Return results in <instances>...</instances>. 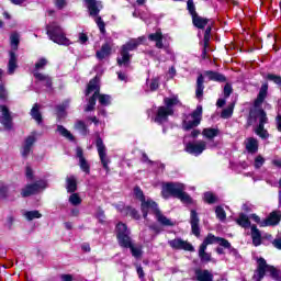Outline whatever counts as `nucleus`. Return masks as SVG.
Returning a JSON list of instances; mask_svg holds the SVG:
<instances>
[{
  "instance_id": "obj_9",
  "label": "nucleus",
  "mask_w": 281,
  "mask_h": 281,
  "mask_svg": "<svg viewBox=\"0 0 281 281\" xmlns=\"http://www.w3.org/2000/svg\"><path fill=\"white\" fill-rule=\"evenodd\" d=\"M203 117V106L198 105L195 111L191 114L187 115L182 123L183 131H192V128H196L199 124H201V120Z\"/></svg>"
},
{
  "instance_id": "obj_61",
  "label": "nucleus",
  "mask_w": 281,
  "mask_h": 281,
  "mask_svg": "<svg viewBox=\"0 0 281 281\" xmlns=\"http://www.w3.org/2000/svg\"><path fill=\"white\" fill-rule=\"evenodd\" d=\"M137 274H138V278L140 279V281H146V279H144V268L142 267H137Z\"/></svg>"
},
{
  "instance_id": "obj_41",
  "label": "nucleus",
  "mask_w": 281,
  "mask_h": 281,
  "mask_svg": "<svg viewBox=\"0 0 281 281\" xmlns=\"http://www.w3.org/2000/svg\"><path fill=\"white\" fill-rule=\"evenodd\" d=\"M20 35L19 33H12L10 36V43H11V47L13 49H19V43H20Z\"/></svg>"
},
{
  "instance_id": "obj_24",
  "label": "nucleus",
  "mask_w": 281,
  "mask_h": 281,
  "mask_svg": "<svg viewBox=\"0 0 281 281\" xmlns=\"http://www.w3.org/2000/svg\"><path fill=\"white\" fill-rule=\"evenodd\" d=\"M281 220V212H272L268 218L261 222V227H269L271 225H278Z\"/></svg>"
},
{
  "instance_id": "obj_42",
  "label": "nucleus",
  "mask_w": 281,
  "mask_h": 281,
  "mask_svg": "<svg viewBox=\"0 0 281 281\" xmlns=\"http://www.w3.org/2000/svg\"><path fill=\"white\" fill-rule=\"evenodd\" d=\"M67 106H69V101H66L61 105H57V117H58V120H63V117H65V109H67Z\"/></svg>"
},
{
  "instance_id": "obj_3",
  "label": "nucleus",
  "mask_w": 281,
  "mask_h": 281,
  "mask_svg": "<svg viewBox=\"0 0 281 281\" xmlns=\"http://www.w3.org/2000/svg\"><path fill=\"white\" fill-rule=\"evenodd\" d=\"M165 106L158 108L155 122L157 124H164V122H168L169 115H175L173 106H179L181 101H179V95L173 94L171 97H167L164 99Z\"/></svg>"
},
{
  "instance_id": "obj_21",
  "label": "nucleus",
  "mask_w": 281,
  "mask_h": 281,
  "mask_svg": "<svg viewBox=\"0 0 281 281\" xmlns=\"http://www.w3.org/2000/svg\"><path fill=\"white\" fill-rule=\"evenodd\" d=\"M76 155L79 159V166H80L82 172H86V175H89V172H91V167L89 166V162L85 158L82 148L77 147L76 148Z\"/></svg>"
},
{
  "instance_id": "obj_49",
  "label": "nucleus",
  "mask_w": 281,
  "mask_h": 281,
  "mask_svg": "<svg viewBox=\"0 0 281 281\" xmlns=\"http://www.w3.org/2000/svg\"><path fill=\"white\" fill-rule=\"evenodd\" d=\"M95 23L101 32V34H104V32H106V29H105V24H104V21H102V18L101 16H98L95 19Z\"/></svg>"
},
{
  "instance_id": "obj_38",
  "label": "nucleus",
  "mask_w": 281,
  "mask_h": 281,
  "mask_svg": "<svg viewBox=\"0 0 281 281\" xmlns=\"http://www.w3.org/2000/svg\"><path fill=\"white\" fill-rule=\"evenodd\" d=\"M57 132L63 137H66V139H69V142H74V134L71 132H69L67 128H65V126L57 125Z\"/></svg>"
},
{
  "instance_id": "obj_30",
  "label": "nucleus",
  "mask_w": 281,
  "mask_h": 281,
  "mask_svg": "<svg viewBox=\"0 0 281 281\" xmlns=\"http://www.w3.org/2000/svg\"><path fill=\"white\" fill-rule=\"evenodd\" d=\"M246 150L248 153H258V139L250 137L246 140Z\"/></svg>"
},
{
  "instance_id": "obj_28",
  "label": "nucleus",
  "mask_w": 281,
  "mask_h": 281,
  "mask_svg": "<svg viewBox=\"0 0 281 281\" xmlns=\"http://www.w3.org/2000/svg\"><path fill=\"white\" fill-rule=\"evenodd\" d=\"M251 238H252V245H255V247H258L261 245L262 235L260 234V231L258 229V227H256V225L251 226Z\"/></svg>"
},
{
  "instance_id": "obj_20",
  "label": "nucleus",
  "mask_w": 281,
  "mask_h": 281,
  "mask_svg": "<svg viewBox=\"0 0 281 281\" xmlns=\"http://www.w3.org/2000/svg\"><path fill=\"white\" fill-rule=\"evenodd\" d=\"M90 16H98L102 10V2L95 0H85Z\"/></svg>"
},
{
  "instance_id": "obj_12",
  "label": "nucleus",
  "mask_w": 281,
  "mask_h": 281,
  "mask_svg": "<svg viewBox=\"0 0 281 281\" xmlns=\"http://www.w3.org/2000/svg\"><path fill=\"white\" fill-rule=\"evenodd\" d=\"M45 65H47V59H45V58H41L35 64L34 77L40 82H43V85H45V87H47V89H52V77L38 72V69H43V67H45Z\"/></svg>"
},
{
  "instance_id": "obj_32",
  "label": "nucleus",
  "mask_w": 281,
  "mask_h": 281,
  "mask_svg": "<svg viewBox=\"0 0 281 281\" xmlns=\"http://www.w3.org/2000/svg\"><path fill=\"white\" fill-rule=\"evenodd\" d=\"M204 79L203 75H200L196 80V90H195V95L198 100H201L203 98V89H205V86H203Z\"/></svg>"
},
{
  "instance_id": "obj_33",
  "label": "nucleus",
  "mask_w": 281,
  "mask_h": 281,
  "mask_svg": "<svg viewBox=\"0 0 281 281\" xmlns=\"http://www.w3.org/2000/svg\"><path fill=\"white\" fill-rule=\"evenodd\" d=\"M236 223L237 225L244 227L245 229L251 227V222L249 221V217L244 213L239 214L238 218L236 220Z\"/></svg>"
},
{
  "instance_id": "obj_17",
  "label": "nucleus",
  "mask_w": 281,
  "mask_h": 281,
  "mask_svg": "<svg viewBox=\"0 0 281 281\" xmlns=\"http://www.w3.org/2000/svg\"><path fill=\"white\" fill-rule=\"evenodd\" d=\"M97 150L100 161L105 170H109V157H106V146L102 138H97Z\"/></svg>"
},
{
  "instance_id": "obj_13",
  "label": "nucleus",
  "mask_w": 281,
  "mask_h": 281,
  "mask_svg": "<svg viewBox=\"0 0 281 281\" xmlns=\"http://www.w3.org/2000/svg\"><path fill=\"white\" fill-rule=\"evenodd\" d=\"M207 245H220L221 247H224V249H232V244L229 240L223 238V237H216L212 234H209L203 243L201 244V247L207 248Z\"/></svg>"
},
{
  "instance_id": "obj_10",
  "label": "nucleus",
  "mask_w": 281,
  "mask_h": 281,
  "mask_svg": "<svg viewBox=\"0 0 281 281\" xmlns=\"http://www.w3.org/2000/svg\"><path fill=\"white\" fill-rule=\"evenodd\" d=\"M134 196L140 201V210L145 220L148 218V210L156 203L150 198L144 195V191L139 187L134 188Z\"/></svg>"
},
{
  "instance_id": "obj_22",
  "label": "nucleus",
  "mask_w": 281,
  "mask_h": 281,
  "mask_svg": "<svg viewBox=\"0 0 281 281\" xmlns=\"http://www.w3.org/2000/svg\"><path fill=\"white\" fill-rule=\"evenodd\" d=\"M36 143V135L31 134L26 137L24 145L22 147V157H27L32 150V146Z\"/></svg>"
},
{
  "instance_id": "obj_44",
  "label": "nucleus",
  "mask_w": 281,
  "mask_h": 281,
  "mask_svg": "<svg viewBox=\"0 0 281 281\" xmlns=\"http://www.w3.org/2000/svg\"><path fill=\"white\" fill-rule=\"evenodd\" d=\"M234 114V103H232L231 105H228L226 109H224L223 111H222V117L224 119V120H228V117L231 116V115H233Z\"/></svg>"
},
{
  "instance_id": "obj_4",
  "label": "nucleus",
  "mask_w": 281,
  "mask_h": 281,
  "mask_svg": "<svg viewBox=\"0 0 281 281\" xmlns=\"http://www.w3.org/2000/svg\"><path fill=\"white\" fill-rule=\"evenodd\" d=\"M175 196L180 199L182 203H192V198L186 193V186L179 182H170L162 187V196L168 199V196Z\"/></svg>"
},
{
  "instance_id": "obj_64",
  "label": "nucleus",
  "mask_w": 281,
  "mask_h": 281,
  "mask_svg": "<svg viewBox=\"0 0 281 281\" xmlns=\"http://www.w3.org/2000/svg\"><path fill=\"white\" fill-rule=\"evenodd\" d=\"M61 280L63 281H71V280H74V277L71 274H63Z\"/></svg>"
},
{
  "instance_id": "obj_48",
  "label": "nucleus",
  "mask_w": 281,
  "mask_h": 281,
  "mask_svg": "<svg viewBox=\"0 0 281 281\" xmlns=\"http://www.w3.org/2000/svg\"><path fill=\"white\" fill-rule=\"evenodd\" d=\"M69 203H71V205H80V203H82V199H80L78 193H72L69 196Z\"/></svg>"
},
{
  "instance_id": "obj_6",
  "label": "nucleus",
  "mask_w": 281,
  "mask_h": 281,
  "mask_svg": "<svg viewBox=\"0 0 281 281\" xmlns=\"http://www.w3.org/2000/svg\"><path fill=\"white\" fill-rule=\"evenodd\" d=\"M46 34L49 40L57 45H65L66 47H68V45H71V41L67 38V35H65V31L56 22H53L46 26Z\"/></svg>"
},
{
  "instance_id": "obj_53",
  "label": "nucleus",
  "mask_w": 281,
  "mask_h": 281,
  "mask_svg": "<svg viewBox=\"0 0 281 281\" xmlns=\"http://www.w3.org/2000/svg\"><path fill=\"white\" fill-rule=\"evenodd\" d=\"M8 198V187L5 184L0 183V199H7Z\"/></svg>"
},
{
  "instance_id": "obj_19",
  "label": "nucleus",
  "mask_w": 281,
  "mask_h": 281,
  "mask_svg": "<svg viewBox=\"0 0 281 281\" xmlns=\"http://www.w3.org/2000/svg\"><path fill=\"white\" fill-rule=\"evenodd\" d=\"M1 112L0 122L7 131H10V128H12V116L10 115V110H8L5 105H2Z\"/></svg>"
},
{
  "instance_id": "obj_40",
  "label": "nucleus",
  "mask_w": 281,
  "mask_h": 281,
  "mask_svg": "<svg viewBox=\"0 0 281 281\" xmlns=\"http://www.w3.org/2000/svg\"><path fill=\"white\" fill-rule=\"evenodd\" d=\"M97 98H99V103L102 104V106H109V104H111V95L109 94H100L99 92Z\"/></svg>"
},
{
  "instance_id": "obj_36",
  "label": "nucleus",
  "mask_w": 281,
  "mask_h": 281,
  "mask_svg": "<svg viewBox=\"0 0 281 281\" xmlns=\"http://www.w3.org/2000/svg\"><path fill=\"white\" fill-rule=\"evenodd\" d=\"M205 246H200L199 248V258L202 262H210L212 260V255L210 252H206Z\"/></svg>"
},
{
  "instance_id": "obj_56",
  "label": "nucleus",
  "mask_w": 281,
  "mask_h": 281,
  "mask_svg": "<svg viewBox=\"0 0 281 281\" xmlns=\"http://www.w3.org/2000/svg\"><path fill=\"white\" fill-rule=\"evenodd\" d=\"M232 86L229 83H226L224 87V98H229L232 95Z\"/></svg>"
},
{
  "instance_id": "obj_31",
  "label": "nucleus",
  "mask_w": 281,
  "mask_h": 281,
  "mask_svg": "<svg viewBox=\"0 0 281 281\" xmlns=\"http://www.w3.org/2000/svg\"><path fill=\"white\" fill-rule=\"evenodd\" d=\"M192 21H193V25L199 30H203L205 26H207V23H210V20L205 18H201L199 15H194L192 18Z\"/></svg>"
},
{
  "instance_id": "obj_14",
  "label": "nucleus",
  "mask_w": 281,
  "mask_h": 281,
  "mask_svg": "<svg viewBox=\"0 0 281 281\" xmlns=\"http://www.w3.org/2000/svg\"><path fill=\"white\" fill-rule=\"evenodd\" d=\"M46 188H47V182L45 180H40L22 189L21 195L32 196V194H37V192H41V190H45Z\"/></svg>"
},
{
  "instance_id": "obj_15",
  "label": "nucleus",
  "mask_w": 281,
  "mask_h": 281,
  "mask_svg": "<svg viewBox=\"0 0 281 281\" xmlns=\"http://www.w3.org/2000/svg\"><path fill=\"white\" fill-rule=\"evenodd\" d=\"M207 148V143L204 140H198L193 143H188L186 145V150L190 155H194L195 157H199V155L203 154V150Z\"/></svg>"
},
{
  "instance_id": "obj_25",
  "label": "nucleus",
  "mask_w": 281,
  "mask_h": 281,
  "mask_svg": "<svg viewBox=\"0 0 281 281\" xmlns=\"http://www.w3.org/2000/svg\"><path fill=\"white\" fill-rule=\"evenodd\" d=\"M195 280L214 281V274L210 270L195 269Z\"/></svg>"
},
{
  "instance_id": "obj_51",
  "label": "nucleus",
  "mask_w": 281,
  "mask_h": 281,
  "mask_svg": "<svg viewBox=\"0 0 281 281\" xmlns=\"http://www.w3.org/2000/svg\"><path fill=\"white\" fill-rule=\"evenodd\" d=\"M127 214H130V216H132V218L139 221V212H137V210H135L131 206H127Z\"/></svg>"
},
{
  "instance_id": "obj_59",
  "label": "nucleus",
  "mask_w": 281,
  "mask_h": 281,
  "mask_svg": "<svg viewBox=\"0 0 281 281\" xmlns=\"http://www.w3.org/2000/svg\"><path fill=\"white\" fill-rule=\"evenodd\" d=\"M210 45V35H204V49H203V56H205L207 46Z\"/></svg>"
},
{
  "instance_id": "obj_39",
  "label": "nucleus",
  "mask_w": 281,
  "mask_h": 281,
  "mask_svg": "<svg viewBox=\"0 0 281 281\" xmlns=\"http://www.w3.org/2000/svg\"><path fill=\"white\" fill-rule=\"evenodd\" d=\"M38 109H40L38 104L35 103L31 110V115L33 120L37 122V124H41V122H43V116L41 115V112L38 111Z\"/></svg>"
},
{
  "instance_id": "obj_35",
  "label": "nucleus",
  "mask_w": 281,
  "mask_h": 281,
  "mask_svg": "<svg viewBox=\"0 0 281 281\" xmlns=\"http://www.w3.org/2000/svg\"><path fill=\"white\" fill-rule=\"evenodd\" d=\"M23 216L26 221H35V218H43V214L41 212L34 211H24Z\"/></svg>"
},
{
  "instance_id": "obj_55",
  "label": "nucleus",
  "mask_w": 281,
  "mask_h": 281,
  "mask_svg": "<svg viewBox=\"0 0 281 281\" xmlns=\"http://www.w3.org/2000/svg\"><path fill=\"white\" fill-rule=\"evenodd\" d=\"M263 164H265V158H262V156H257L255 159V168H262Z\"/></svg>"
},
{
  "instance_id": "obj_34",
  "label": "nucleus",
  "mask_w": 281,
  "mask_h": 281,
  "mask_svg": "<svg viewBox=\"0 0 281 281\" xmlns=\"http://www.w3.org/2000/svg\"><path fill=\"white\" fill-rule=\"evenodd\" d=\"M66 183L67 192H76V190H78V182L76 180V177H68L66 179Z\"/></svg>"
},
{
  "instance_id": "obj_7",
  "label": "nucleus",
  "mask_w": 281,
  "mask_h": 281,
  "mask_svg": "<svg viewBox=\"0 0 281 281\" xmlns=\"http://www.w3.org/2000/svg\"><path fill=\"white\" fill-rule=\"evenodd\" d=\"M142 41H144V37H138L137 40H131L122 46L121 56L117 57V65L120 67H128V63H131V54L128 52L137 49L142 45Z\"/></svg>"
},
{
  "instance_id": "obj_5",
  "label": "nucleus",
  "mask_w": 281,
  "mask_h": 281,
  "mask_svg": "<svg viewBox=\"0 0 281 281\" xmlns=\"http://www.w3.org/2000/svg\"><path fill=\"white\" fill-rule=\"evenodd\" d=\"M257 270L254 273L252 280L260 281L265 276H270L272 280H281V271L273 266L267 265L265 258L257 259Z\"/></svg>"
},
{
  "instance_id": "obj_2",
  "label": "nucleus",
  "mask_w": 281,
  "mask_h": 281,
  "mask_svg": "<svg viewBox=\"0 0 281 281\" xmlns=\"http://www.w3.org/2000/svg\"><path fill=\"white\" fill-rule=\"evenodd\" d=\"M116 236L121 247L131 249L134 258H142V246H133V241H131V231H128L126 224L119 223L116 225Z\"/></svg>"
},
{
  "instance_id": "obj_11",
  "label": "nucleus",
  "mask_w": 281,
  "mask_h": 281,
  "mask_svg": "<svg viewBox=\"0 0 281 281\" xmlns=\"http://www.w3.org/2000/svg\"><path fill=\"white\" fill-rule=\"evenodd\" d=\"M148 214H153L157 223H159V225H162V227H173L175 225V222H172V220L166 217V215L161 213L159 206L157 205V202H155L153 206L148 209Z\"/></svg>"
},
{
  "instance_id": "obj_62",
  "label": "nucleus",
  "mask_w": 281,
  "mask_h": 281,
  "mask_svg": "<svg viewBox=\"0 0 281 281\" xmlns=\"http://www.w3.org/2000/svg\"><path fill=\"white\" fill-rule=\"evenodd\" d=\"M250 218L255 222L258 223L259 225L262 224V222L260 221V216H258L257 214H251Z\"/></svg>"
},
{
  "instance_id": "obj_54",
  "label": "nucleus",
  "mask_w": 281,
  "mask_h": 281,
  "mask_svg": "<svg viewBox=\"0 0 281 281\" xmlns=\"http://www.w3.org/2000/svg\"><path fill=\"white\" fill-rule=\"evenodd\" d=\"M67 7V0H55V8L57 10H63V8Z\"/></svg>"
},
{
  "instance_id": "obj_26",
  "label": "nucleus",
  "mask_w": 281,
  "mask_h": 281,
  "mask_svg": "<svg viewBox=\"0 0 281 281\" xmlns=\"http://www.w3.org/2000/svg\"><path fill=\"white\" fill-rule=\"evenodd\" d=\"M148 40L156 43L157 49H164V34H161L160 30L149 34Z\"/></svg>"
},
{
  "instance_id": "obj_57",
  "label": "nucleus",
  "mask_w": 281,
  "mask_h": 281,
  "mask_svg": "<svg viewBox=\"0 0 281 281\" xmlns=\"http://www.w3.org/2000/svg\"><path fill=\"white\" fill-rule=\"evenodd\" d=\"M272 245L277 248V249H281V235H278L274 240L272 241Z\"/></svg>"
},
{
  "instance_id": "obj_8",
  "label": "nucleus",
  "mask_w": 281,
  "mask_h": 281,
  "mask_svg": "<svg viewBox=\"0 0 281 281\" xmlns=\"http://www.w3.org/2000/svg\"><path fill=\"white\" fill-rule=\"evenodd\" d=\"M92 94V97L89 99L88 104L85 109V111H93L95 109V100H98V94L100 93V79L98 77H94L90 82L88 83V88L86 90V95Z\"/></svg>"
},
{
  "instance_id": "obj_52",
  "label": "nucleus",
  "mask_w": 281,
  "mask_h": 281,
  "mask_svg": "<svg viewBox=\"0 0 281 281\" xmlns=\"http://www.w3.org/2000/svg\"><path fill=\"white\" fill-rule=\"evenodd\" d=\"M149 89L150 91H157V89H159V78L151 79L149 83Z\"/></svg>"
},
{
  "instance_id": "obj_18",
  "label": "nucleus",
  "mask_w": 281,
  "mask_h": 281,
  "mask_svg": "<svg viewBox=\"0 0 281 281\" xmlns=\"http://www.w3.org/2000/svg\"><path fill=\"white\" fill-rule=\"evenodd\" d=\"M221 131L218 128L206 127L202 131V135L205 139H209V148H216V143L212 142L214 137H218Z\"/></svg>"
},
{
  "instance_id": "obj_29",
  "label": "nucleus",
  "mask_w": 281,
  "mask_h": 281,
  "mask_svg": "<svg viewBox=\"0 0 281 281\" xmlns=\"http://www.w3.org/2000/svg\"><path fill=\"white\" fill-rule=\"evenodd\" d=\"M109 56H111V45L103 44L101 49L97 52V58L104 60V58H109Z\"/></svg>"
},
{
  "instance_id": "obj_47",
  "label": "nucleus",
  "mask_w": 281,
  "mask_h": 281,
  "mask_svg": "<svg viewBox=\"0 0 281 281\" xmlns=\"http://www.w3.org/2000/svg\"><path fill=\"white\" fill-rule=\"evenodd\" d=\"M187 8L192 18L196 16V7H194V0H188Z\"/></svg>"
},
{
  "instance_id": "obj_16",
  "label": "nucleus",
  "mask_w": 281,
  "mask_h": 281,
  "mask_svg": "<svg viewBox=\"0 0 281 281\" xmlns=\"http://www.w3.org/2000/svg\"><path fill=\"white\" fill-rule=\"evenodd\" d=\"M168 245L171 249L182 250V251H194V246L190 244L188 240H183L181 238H175L168 241Z\"/></svg>"
},
{
  "instance_id": "obj_50",
  "label": "nucleus",
  "mask_w": 281,
  "mask_h": 281,
  "mask_svg": "<svg viewBox=\"0 0 281 281\" xmlns=\"http://www.w3.org/2000/svg\"><path fill=\"white\" fill-rule=\"evenodd\" d=\"M267 78H268V80H271L272 82H274V85H279V87H281V77L280 76L269 74L267 76Z\"/></svg>"
},
{
  "instance_id": "obj_45",
  "label": "nucleus",
  "mask_w": 281,
  "mask_h": 281,
  "mask_svg": "<svg viewBox=\"0 0 281 281\" xmlns=\"http://www.w3.org/2000/svg\"><path fill=\"white\" fill-rule=\"evenodd\" d=\"M215 214H216V217L218 218V221H225V218H227L225 209H223L222 206H216Z\"/></svg>"
},
{
  "instance_id": "obj_63",
  "label": "nucleus",
  "mask_w": 281,
  "mask_h": 281,
  "mask_svg": "<svg viewBox=\"0 0 281 281\" xmlns=\"http://www.w3.org/2000/svg\"><path fill=\"white\" fill-rule=\"evenodd\" d=\"M276 122H277V128H278V131L281 132V114H278V115H277Z\"/></svg>"
},
{
  "instance_id": "obj_27",
  "label": "nucleus",
  "mask_w": 281,
  "mask_h": 281,
  "mask_svg": "<svg viewBox=\"0 0 281 281\" xmlns=\"http://www.w3.org/2000/svg\"><path fill=\"white\" fill-rule=\"evenodd\" d=\"M191 229L194 236H201V228H199V214H196V211H191Z\"/></svg>"
},
{
  "instance_id": "obj_60",
  "label": "nucleus",
  "mask_w": 281,
  "mask_h": 281,
  "mask_svg": "<svg viewBox=\"0 0 281 281\" xmlns=\"http://www.w3.org/2000/svg\"><path fill=\"white\" fill-rule=\"evenodd\" d=\"M25 175H26V179H34V171L32 170L31 167H26Z\"/></svg>"
},
{
  "instance_id": "obj_37",
  "label": "nucleus",
  "mask_w": 281,
  "mask_h": 281,
  "mask_svg": "<svg viewBox=\"0 0 281 281\" xmlns=\"http://www.w3.org/2000/svg\"><path fill=\"white\" fill-rule=\"evenodd\" d=\"M205 76L209 78V80H214L215 82H225V76L215 72V71H206Z\"/></svg>"
},
{
  "instance_id": "obj_23",
  "label": "nucleus",
  "mask_w": 281,
  "mask_h": 281,
  "mask_svg": "<svg viewBox=\"0 0 281 281\" xmlns=\"http://www.w3.org/2000/svg\"><path fill=\"white\" fill-rule=\"evenodd\" d=\"M18 68H19V64H18L16 53H14L13 50H10L9 52V63H8L9 76L14 75V72L16 71Z\"/></svg>"
},
{
  "instance_id": "obj_58",
  "label": "nucleus",
  "mask_w": 281,
  "mask_h": 281,
  "mask_svg": "<svg viewBox=\"0 0 281 281\" xmlns=\"http://www.w3.org/2000/svg\"><path fill=\"white\" fill-rule=\"evenodd\" d=\"M87 41H89V36H87L86 33H79V43H81V45H85Z\"/></svg>"
},
{
  "instance_id": "obj_46",
  "label": "nucleus",
  "mask_w": 281,
  "mask_h": 281,
  "mask_svg": "<svg viewBox=\"0 0 281 281\" xmlns=\"http://www.w3.org/2000/svg\"><path fill=\"white\" fill-rule=\"evenodd\" d=\"M75 128H76V131H79V133H80L81 135H87V125L85 124V122L78 121V122L75 124Z\"/></svg>"
},
{
  "instance_id": "obj_1",
  "label": "nucleus",
  "mask_w": 281,
  "mask_h": 281,
  "mask_svg": "<svg viewBox=\"0 0 281 281\" xmlns=\"http://www.w3.org/2000/svg\"><path fill=\"white\" fill-rule=\"evenodd\" d=\"M269 91V85L263 83L259 90L257 99L255 100L254 109L250 110L248 124H256L259 122L258 126L255 128L256 135L261 137V139H267L269 137V132L265 130V124L269 122L267 117V113L260 106H262V102L267 99V92Z\"/></svg>"
},
{
  "instance_id": "obj_43",
  "label": "nucleus",
  "mask_w": 281,
  "mask_h": 281,
  "mask_svg": "<svg viewBox=\"0 0 281 281\" xmlns=\"http://www.w3.org/2000/svg\"><path fill=\"white\" fill-rule=\"evenodd\" d=\"M204 201L206 203H209L210 205L216 203V201H218V198H216V195H214V193L212 192H206L204 193Z\"/></svg>"
}]
</instances>
